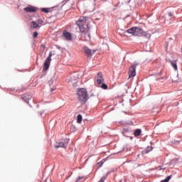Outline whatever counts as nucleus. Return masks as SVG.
Masks as SVG:
<instances>
[{
  "instance_id": "nucleus-5",
  "label": "nucleus",
  "mask_w": 182,
  "mask_h": 182,
  "mask_svg": "<svg viewBox=\"0 0 182 182\" xmlns=\"http://www.w3.org/2000/svg\"><path fill=\"white\" fill-rule=\"evenodd\" d=\"M82 49L85 55H86L87 58H92V56H93V53L96 52V50H92H92L86 46H84Z\"/></svg>"
},
{
  "instance_id": "nucleus-14",
  "label": "nucleus",
  "mask_w": 182,
  "mask_h": 182,
  "mask_svg": "<svg viewBox=\"0 0 182 182\" xmlns=\"http://www.w3.org/2000/svg\"><path fill=\"white\" fill-rule=\"evenodd\" d=\"M177 163H178V159L177 158H175L172 160H171L169 162H168V166H176L177 164Z\"/></svg>"
},
{
  "instance_id": "nucleus-21",
  "label": "nucleus",
  "mask_w": 182,
  "mask_h": 182,
  "mask_svg": "<svg viewBox=\"0 0 182 182\" xmlns=\"http://www.w3.org/2000/svg\"><path fill=\"white\" fill-rule=\"evenodd\" d=\"M171 180V176H168L165 179L161 181V182H169Z\"/></svg>"
},
{
  "instance_id": "nucleus-17",
  "label": "nucleus",
  "mask_w": 182,
  "mask_h": 182,
  "mask_svg": "<svg viewBox=\"0 0 182 182\" xmlns=\"http://www.w3.org/2000/svg\"><path fill=\"white\" fill-rule=\"evenodd\" d=\"M31 27L33 28V29H36V28H41V26H39V24H38L36 21H31Z\"/></svg>"
},
{
  "instance_id": "nucleus-10",
  "label": "nucleus",
  "mask_w": 182,
  "mask_h": 182,
  "mask_svg": "<svg viewBox=\"0 0 182 182\" xmlns=\"http://www.w3.org/2000/svg\"><path fill=\"white\" fill-rule=\"evenodd\" d=\"M63 36L65 38V39H67V41H72V34H70L69 31L65 30L63 31Z\"/></svg>"
},
{
  "instance_id": "nucleus-20",
  "label": "nucleus",
  "mask_w": 182,
  "mask_h": 182,
  "mask_svg": "<svg viewBox=\"0 0 182 182\" xmlns=\"http://www.w3.org/2000/svg\"><path fill=\"white\" fill-rule=\"evenodd\" d=\"M82 120H83V117H82V114H79L77 116V123H82Z\"/></svg>"
},
{
  "instance_id": "nucleus-34",
  "label": "nucleus",
  "mask_w": 182,
  "mask_h": 182,
  "mask_svg": "<svg viewBox=\"0 0 182 182\" xmlns=\"http://www.w3.org/2000/svg\"><path fill=\"white\" fill-rule=\"evenodd\" d=\"M160 79L157 78L156 80H159Z\"/></svg>"
},
{
  "instance_id": "nucleus-28",
  "label": "nucleus",
  "mask_w": 182,
  "mask_h": 182,
  "mask_svg": "<svg viewBox=\"0 0 182 182\" xmlns=\"http://www.w3.org/2000/svg\"><path fill=\"white\" fill-rule=\"evenodd\" d=\"M38 25H42L43 23V21L41 18L38 20Z\"/></svg>"
},
{
  "instance_id": "nucleus-33",
  "label": "nucleus",
  "mask_w": 182,
  "mask_h": 182,
  "mask_svg": "<svg viewBox=\"0 0 182 182\" xmlns=\"http://www.w3.org/2000/svg\"><path fill=\"white\" fill-rule=\"evenodd\" d=\"M69 1H70V0H66L67 2Z\"/></svg>"
},
{
  "instance_id": "nucleus-6",
  "label": "nucleus",
  "mask_w": 182,
  "mask_h": 182,
  "mask_svg": "<svg viewBox=\"0 0 182 182\" xmlns=\"http://www.w3.org/2000/svg\"><path fill=\"white\" fill-rule=\"evenodd\" d=\"M104 82L105 79H103V74L102 73H98L97 79V85H102Z\"/></svg>"
},
{
  "instance_id": "nucleus-23",
  "label": "nucleus",
  "mask_w": 182,
  "mask_h": 182,
  "mask_svg": "<svg viewBox=\"0 0 182 182\" xmlns=\"http://www.w3.org/2000/svg\"><path fill=\"white\" fill-rule=\"evenodd\" d=\"M129 132V129H127V128L124 129V130H123V132H122V134H123V136H127V132Z\"/></svg>"
},
{
  "instance_id": "nucleus-27",
  "label": "nucleus",
  "mask_w": 182,
  "mask_h": 182,
  "mask_svg": "<svg viewBox=\"0 0 182 182\" xmlns=\"http://www.w3.org/2000/svg\"><path fill=\"white\" fill-rule=\"evenodd\" d=\"M69 144V139H64V144H65V147H68V144Z\"/></svg>"
},
{
  "instance_id": "nucleus-1",
  "label": "nucleus",
  "mask_w": 182,
  "mask_h": 182,
  "mask_svg": "<svg viewBox=\"0 0 182 182\" xmlns=\"http://www.w3.org/2000/svg\"><path fill=\"white\" fill-rule=\"evenodd\" d=\"M131 33L135 36H144L145 38H151V35L139 27H132L125 31V33Z\"/></svg>"
},
{
  "instance_id": "nucleus-30",
  "label": "nucleus",
  "mask_w": 182,
  "mask_h": 182,
  "mask_svg": "<svg viewBox=\"0 0 182 182\" xmlns=\"http://www.w3.org/2000/svg\"><path fill=\"white\" fill-rule=\"evenodd\" d=\"M33 38H38V31L33 33Z\"/></svg>"
},
{
  "instance_id": "nucleus-31",
  "label": "nucleus",
  "mask_w": 182,
  "mask_h": 182,
  "mask_svg": "<svg viewBox=\"0 0 182 182\" xmlns=\"http://www.w3.org/2000/svg\"><path fill=\"white\" fill-rule=\"evenodd\" d=\"M157 170L160 171V170H166V168H161V166H159L158 168H156Z\"/></svg>"
},
{
  "instance_id": "nucleus-18",
  "label": "nucleus",
  "mask_w": 182,
  "mask_h": 182,
  "mask_svg": "<svg viewBox=\"0 0 182 182\" xmlns=\"http://www.w3.org/2000/svg\"><path fill=\"white\" fill-rule=\"evenodd\" d=\"M153 150V148L151 146H147L143 151V154H149V151H151Z\"/></svg>"
},
{
  "instance_id": "nucleus-35",
  "label": "nucleus",
  "mask_w": 182,
  "mask_h": 182,
  "mask_svg": "<svg viewBox=\"0 0 182 182\" xmlns=\"http://www.w3.org/2000/svg\"><path fill=\"white\" fill-rule=\"evenodd\" d=\"M41 116H42V112H41Z\"/></svg>"
},
{
  "instance_id": "nucleus-19",
  "label": "nucleus",
  "mask_w": 182,
  "mask_h": 182,
  "mask_svg": "<svg viewBox=\"0 0 182 182\" xmlns=\"http://www.w3.org/2000/svg\"><path fill=\"white\" fill-rule=\"evenodd\" d=\"M140 134H141V129H135V131L134 132V136L139 137V136H140Z\"/></svg>"
},
{
  "instance_id": "nucleus-4",
  "label": "nucleus",
  "mask_w": 182,
  "mask_h": 182,
  "mask_svg": "<svg viewBox=\"0 0 182 182\" xmlns=\"http://www.w3.org/2000/svg\"><path fill=\"white\" fill-rule=\"evenodd\" d=\"M137 65L139 64L134 62L133 65L131 67H129V77H134V76H136V68H137Z\"/></svg>"
},
{
  "instance_id": "nucleus-12",
  "label": "nucleus",
  "mask_w": 182,
  "mask_h": 182,
  "mask_svg": "<svg viewBox=\"0 0 182 182\" xmlns=\"http://www.w3.org/2000/svg\"><path fill=\"white\" fill-rule=\"evenodd\" d=\"M53 82H54L53 78L50 79V80L48 81V85H49V86H50V92H53V90H55V89H56V88L55 87V86L53 85Z\"/></svg>"
},
{
  "instance_id": "nucleus-25",
  "label": "nucleus",
  "mask_w": 182,
  "mask_h": 182,
  "mask_svg": "<svg viewBox=\"0 0 182 182\" xmlns=\"http://www.w3.org/2000/svg\"><path fill=\"white\" fill-rule=\"evenodd\" d=\"M41 11L44 12V14H49V10H48L46 8L41 9Z\"/></svg>"
},
{
  "instance_id": "nucleus-16",
  "label": "nucleus",
  "mask_w": 182,
  "mask_h": 182,
  "mask_svg": "<svg viewBox=\"0 0 182 182\" xmlns=\"http://www.w3.org/2000/svg\"><path fill=\"white\" fill-rule=\"evenodd\" d=\"M85 41L87 42H88L89 41H90L91 39V37H90V33H89V31H87L85 33V36H84Z\"/></svg>"
},
{
  "instance_id": "nucleus-29",
  "label": "nucleus",
  "mask_w": 182,
  "mask_h": 182,
  "mask_svg": "<svg viewBox=\"0 0 182 182\" xmlns=\"http://www.w3.org/2000/svg\"><path fill=\"white\" fill-rule=\"evenodd\" d=\"M83 179V176L80 177V176H78V178H77V181L76 182H79L80 181V180Z\"/></svg>"
},
{
  "instance_id": "nucleus-15",
  "label": "nucleus",
  "mask_w": 182,
  "mask_h": 182,
  "mask_svg": "<svg viewBox=\"0 0 182 182\" xmlns=\"http://www.w3.org/2000/svg\"><path fill=\"white\" fill-rule=\"evenodd\" d=\"M170 63L173 66L174 70H177L178 68H177V61L174 60H169Z\"/></svg>"
},
{
  "instance_id": "nucleus-3",
  "label": "nucleus",
  "mask_w": 182,
  "mask_h": 182,
  "mask_svg": "<svg viewBox=\"0 0 182 182\" xmlns=\"http://www.w3.org/2000/svg\"><path fill=\"white\" fill-rule=\"evenodd\" d=\"M53 53L52 51L49 52L48 56L45 60L44 65H43V70H48L50 66V62L52 60V56H53Z\"/></svg>"
},
{
  "instance_id": "nucleus-13",
  "label": "nucleus",
  "mask_w": 182,
  "mask_h": 182,
  "mask_svg": "<svg viewBox=\"0 0 182 182\" xmlns=\"http://www.w3.org/2000/svg\"><path fill=\"white\" fill-rule=\"evenodd\" d=\"M77 26H78L80 32L82 33H85V32H86V27H85V24H77Z\"/></svg>"
},
{
  "instance_id": "nucleus-2",
  "label": "nucleus",
  "mask_w": 182,
  "mask_h": 182,
  "mask_svg": "<svg viewBox=\"0 0 182 182\" xmlns=\"http://www.w3.org/2000/svg\"><path fill=\"white\" fill-rule=\"evenodd\" d=\"M77 95L78 96L79 100L81 102H86L89 100V97L87 95V91L85 88H80L77 91Z\"/></svg>"
},
{
  "instance_id": "nucleus-32",
  "label": "nucleus",
  "mask_w": 182,
  "mask_h": 182,
  "mask_svg": "<svg viewBox=\"0 0 182 182\" xmlns=\"http://www.w3.org/2000/svg\"><path fill=\"white\" fill-rule=\"evenodd\" d=\"M129 2H132V0H129L127 4H129Z\"/></svg>"
},
{
  "instance_id": "nucleus-9",
  "label": "nucleus",
  "mask_w": 182,
  "mask_h": 182,
  "mask_svg": "<svg viewBox=\"0 0 182 182\" xmlns=\"http://www.w3.org/2000/svg\"><path fill=\"white\" fill-rule=\"evenodd\" d=\"M22 100H23L26 103L29 104V100H31V99H32V96L31 95L28 94H25L22 97H21Z\"/></svg>"
},
{
  "instance_id": "nucleus-8",
  "label": "nucleus",
  "mask_w": 182,
  "mask_h": 182,
  "mask_svg": "<svg viewBox=\"0 0 182 182\" xmlns=\"http://www.w3.org/2000/svg\"><path fill=\"white\" fill-rule=\"evenodd\" d=\"M87 22V18L85 16H81L76 22V25L85 24Z\"/></svg>"
},
{
  "instance_id": "nucleus-26",
  "label": "nucleus",
  "mask_w": 182,
  "mask_h": 182,
  "mask_svg": "<svg viewBox=\"0 0 182 182\" xmlns=\"http://www.w3.org/2000/svg\"><path fill=\"white\" fill-rule=\"evenodd\" d=\"M102 89H104L105 90H106L107 89V85L102 83L101 85Z\"/></svg>"
},
{
  "instance_id": "nucleus-7",
  "label": "nucleus",
  "mask_w": 182,
  "mask_h": 182,
  "mask_svg": "<svg viewBox=\"0 0 182 182\" xmlns=\"http://www.w3.org/2000/svg\"><path fill=\"white\" fill-rule=\"evenodd\" d=\"M23 11H25L26 12L30 13V14H33V13L36 12V7L31 6L24 8Z\"/></svg>"
},
{
  "instance_id": "nucleus-11",
  "label": "nucleus",
  "mask_w": 182,
  "mask_h": 182,
  "mask_svg": "<svg viewBox=\"0 0 182 182\" xmlns=\"http://www.w3.org/2000/svg\"><path fill=\"white\" fill-rule=\"evenodd\" d=\"M62 147L63 149H66V144L63 142H57L55 145V149H59Z\"/></svg>"
},
{
  "instance_id": "nucleus-24",
  "label": "nucleus",
  "mask_w": 182,
  "mask_h": 182,
  "mask_svg": "<svg viewBox=\"0 0 182 182\" xmlns=\"http://www.w3.org/2000/svg\"><path fill=\"white\" fill-rule=\"evenodd\" d=\"M103 163H105V161H101L97 163V166H98V168H100V167H102V166H103Z\"/></svg>"
},
{
  "instance_id": "nucleus-22",
  "label": "nucleus",
  "mask_w": 182,
  "mask_h": 182,
  "mask_svg": "<svg viewBox=\"0 0 182 182\" xmlns=\"http://www.w3.org/2000/svg\"><path fill=\"white\" fill-rule=\"evenodd\" d=\"M168 16H169L170 19H173L174 18V14H173V12L171 11H169L168 13Z\"/></svg>"
}]
</instances>
